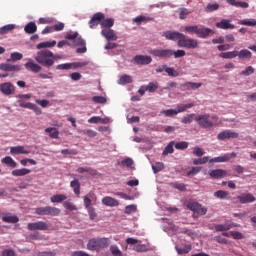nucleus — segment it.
Here are the masks:
<instances>
[{
  "label": "nucleus",
  "mask_w": 256,
  "mask_h": 256,
  "mask_svg": "<svg viewBox=\"0 0 256 256\" xmlns=\"http://www.w3.org/2000/svg\"><path fill=\"white\" fill-rule=\"evenodd\" d=\"M150 53L153 57H159V59H171V57L180 59V57H185V55H187L185 50L175 51L173 49H153Z\"/></svg>",
  "instance_id": "nucleus-1"
},
{
  "label": "nucleus",
  "mask_w": 256,
  "mask_h": 256,
  "mask_svg": "<svg viewBox=\"0 0 256 256\" xmlns=\"http://www.w3.org/2000/svg\"><path fill=\"white\" fill-rule=\"evenodd\" d=\"M52 57L53 52L44 49L37 52L35 56V61H37L39 65H42V67H46L47 69H49V67H53V65H55V61H53Z\"/></svg>",
  "instance_id": "nucleus-2"
},
{
  "label": "nucleus",
  "mask_w": 256,
  "mask_h": 256,
  "mask_svg": "<svg viewBox=\"0 0 256 256\" xmlns=\"http://www.w3.org/2000/svg\"><path fill=\"white\" fill-rule=\"evenodd\" d=\"M111 242L109 238H91L87 243L88 251H101V249H107Z\"/></svg>",
  "instance_id": "nucleus-3"
},
{
  "label": "nucleus",
  "mask_w": 256,
  "mask_h": 256,
  "mask_svg": "<svg viewBox=\"0 0 256 256\" xmlns=\"http://www.w3.org/2000/svg\"><path fill=\"white\" fill-rule=\"evenodd\" d=\"M178 47H185L186 49H197L198 43L197 40L187 38H182L181 40H178Z\"/></svg>",
  "instance_id": "nucleus-4"
},
{
  "label": "nucleus",
  "mask_w": 256,
  "mask_h": 256,
  "mask_svg": "<svg viewBox=\"0 0 256 256\" xmlns=\"http://www.w3.org/2000/svg\"><path fill=\"white\" fill-rule=\"evenodd\" d=\"M27 228L29 231H48L49 225H47V222L37 221L28 223Z\"/></svg>",
  "instance_id": "nucleus-5"
},
{
  "label": "nucleus",
  "mask_w": 256,
  "mask_h": 256,
  "mask_svg": "<svg viewBox=\"0 0 256 256\" xmlns=\"http://www.w3.org/2000/svg\"><path fill=\"white\" fill-rule=\"evenodd\" d=\"M187 207L193 213H197L198 215H207V208L203 207L198 202H189Z\"/></svg>",
  "instance_id": "nucleus-6"
},
{
  "label": "nucleus",
  "mask_w": 256,
  "mask_h": 256,
  "mask_svg": "<svg viewBox=\"0 0 256 256\" xmlns=\"http://www.w3.org/2000/svg\"><path fill=\"white\" fill-rule=\"evenodd\" d=\"M103 19H105V14L98 12L95 13L90 21L88 22V25L90 29H95V27H98L103 22Z\"/></svg>",
  "instance_id": "nucleus-7"
},
{
  "label": "nucleus",
  "mask_w": 256,
  "mask_h": 256,
  "mask_svg": "<svg viewBox=\"0 0 256 256\" xmlns=\"http://www.w3.org/2000/svg\"><path fill=\"white\" fill-rule=\"evenodd\" d=\"M209 117V114L200 115L195 118V121H197L200 127H203L204 129H209V127H213V122L209 120Z\"/></svg>",
  "instance_id": "nucleus-8"
},
{
  "label": "nucleus",
  "mask_w": 256,
  "mask_h": 256,
  "mask_svg": "<svg viewBox=\"0 0 256 256\" xmlns=\"http://www.w3.org/2000/svg\"><path fill=\"white\" fill-rule=\"evenodd\" d=\"M238 138H239V133L231 130L222 131L217 135L218 141H225V139H238Z\"/></svg>",
  "instance_id": "nucleus-9"
},
{
  "label": "nucleus",
  "mask_w": 256,
  "mask_h": 256,
  "mask_svg": "<svg viewBox=\"0 0 256 256\" xmlns=\"http://www.w3.org/2000/svg\"><path fill=\"white\" fill-rule=\"evenodd\" d=\"M163 37H166L169 41H181V39H185V34L177 31H166L163 33Z\"/></svg>",
  "instance_id": "nucleus-10"
},
{
  "label": "nucleus",
  "mask_w": 256,
  "mask_h": 256,
  "mask_svg": "<svg viewBox=\"0 0 256 256\" xmlns=\"http://www.w3.org/2000/svg\"><path fill=\"white\" fill-rule=\"evenodd\" d=\"M0 91L6 96L13 95L15 93V85L11 82H4L0 85Z\"/></svg>",
  "instance_id": "nucleus-11"
},
{
  "label": "nucleus",
  "mask_w": 256,
  "mask_h": 256,
  "mask_svg": "<svg viewBox=\"0 0 256 256\" xmlns=\"http://www.w3.org/2000/svg\"><path fill=\"white\" fill-rule=\"evenodd\" d=\"M83 65L85 64L81 62L65 63L57 65L56 69H58V71H68L69 69H79V67H83Z\"/></svg>",
  "instance_id": "nucleus-12"
},
{
  "label": "nucleus",
  "mask_w": 256,
  "mask_h": 256,
  "mask_svg": "<svg viewBox=\"0 0 256 256\" xmlns=\"http://www.w3.org/2000/svg\"><path fill=\"white\" fill-rule=\"evenodd\" d=\"M238 201L245 205L247 203H255L256 198L251 193H242L241 195L237 196Z\"/></svg>",
  "instance_id": "nucleus-13"
},
{
  "label": "nucleus",
  "mask_w": 256,
  "mask_h": 256,
  "mask_svg": "<svg viewBox=\"0 0 256 256\" xmlns=\"http://www.w3.org/2000/svg\"><path fill=\"white\" fill-rule=\"evenodd\" d=\"M102 37H105L107 41H117L118 37L117 34H115V30L111 28H106L101 30Z\"/></svg>",
  "instance_id": "nucleus-14"
},
{
  "label": "nucleus",
  "mask_w": 256,
  "mask_h": 256,
  "mask_svg": "<svg viewBox=\"0 0 256 256\" xmlns=\"http://www.w3.org/2000/svg\"><path fill=\"white\" fill-rule=\"evenodd\" d=\"M153 61L151 56H144V55H136L134 57V63L136 65H149Z\"/></svg>",
  "instance_id": "nucleus-15"
},
{
  "label": "nucleus",
  "mask_w": 256,
  "mask_h": 256,
  "mask_svg": "<svg viewBox=\"0 0 256 256\" xmlns=\"http://www.w3.org/2000/svg\"><path fill=\"white\" fill-rule=\"evenodd\" d=\"M11 155H29L31 150H26L25 146H13L10 148Z\"/></svg>",
  "instance_id": "nucleus-16"
},
{
  "label": "nucleus",
  "mask_w": 256,
  "mask_h": 256,
  "mask_svg": "<svg viewBox=\"0 0 256 256\" xmlns=\"http://www.w3.org/2000/svg\"><path fill=\"white\" fill-rule=\"evenodd\" d=\"M102 204L106 205V207H119V200L111 196H106L102 199Z\"/></svg>",
  "instance_id": "nucleus-17"
},
{
  "label": "nucleus",
  "mask_w": 256,
  "mask_h": 256,
  "mask_svg": "<svg viewBox=\"0 0 256 256\" xmlns=\"http://www.w3.org/2000/svg\"><path fill=\"white\" fill-rule=\"evenodd\" d=\"M217 29H235V26L231 24V20L228 19H222L220 22L216 23Z\"/></svg>",
  "instance_id": "nucleus-18"
},
{
  "label": "nucleus",
  "mask_w": 256,
  "mask_h": 256,
  "mask_svg": "<svg viewBox=\"0 0 256 256\" xmlns=\"http://www.w3.org/2000/svg\"><path fill=\"white\" fill-rule=\"evenodd\" d=\"M26 69L28 71H32V73H39L41 71V66L37 63H34L33 59H29L25 64Z\"/></svg>",
  "instance_id": "nucleus-19"
},
{
  "label": "nucleus",
  "mask_w": 256,
  "mask_h": 256,
  "mask_svg": "<svg viewBox=\"0 0 256 256\" xmlns=\"http://www.w3.org/2000/svg\"><path fill=\"white\" fill-rule=\"evenodd\" d=\"M209 175L212 177V179H221V177H226L227 171L223 169H215L211 170Z\"/></svg>",
  "instance_id": "nucleus-20"
},
{
  "label": "nucleus",
  "mask_w": 256,
  "mask_h": 256,
  "mask_svg": "<svg viewBox=\"0 0 256 256\" xmlns=\"http://www.w3.org/2000/svg\"><path fill=\"white\" fill-rule=\"evenodd\" d=\"M0 69L1 71H21V66L2 63Z\"/></svg>",
  "instance_id": "nucleus-21"
},
{
  "label": "nucleus",
  "mask_w": 256,
  "mask_h": 256,
  "mask_svg": "<svg viewBox=\"0 0 256 256\" xmlns=\"http://www.w3.org/2000/svg\"><path fill=\"white\" fill-rule=\"evenodd\" d=\"M70 187L73 189L75 195H81V182L78 179H74L70 182Z\"/></svg>",
  "instance_id": "nucleus-22"
},
{
  "label": "nucleus",
  "mask_w": 256,
  "mask_h": 256,
  "mask_svg": "<svg viewBox=\"0 0 256 256\" xmlns=\"http://www.w3.org/2000/svg\"><path fill=\"white\" fill-rule=\"evenodd\" d=\"M210 28H197L196 35L197 37H200V39H205L206 37H209V34L211 33Z\"/></svg>",
  "instance_id": "nucleus-23"
},
{
  "label": "nucleus",
  "mask_w": 256,
  "mask_h": 256,
  "mask_svg": "<svg viewBox=\"0 0 256 256\" xmlns=\"http://www.w3.org/2000/svg\"><path fill=\"white\" fill-rule=\"evenodd\" d=\"M24 31L28 35H33V33H37V24H35V22H29L25 25Z\"/></svg>",
  "instance_id": "nucleus-24"
},
{
  "label": "nucleus",
  "mask_w": 256,
  "mask_h": 256,
  "mask_svg": "<svg viewBox=\"0 0 256 256\" xmlns=\"http://www.w3.org/2000/svg\"><path fill=\"white\" fill-rule=\"evenodd\" d=\"M29 173H31V169L27 168H21L12 171L13 177H25V175H29Z\"/></svg>",
  "instance_id": "nucleus-25"
},
{
  "label": "nucleus",
  "mask_w": 256,
  "mask_h": 256,
  "mask_svg": "<svg viewBox=\"0 0 256 256\" xmlns=\"http://www.w3.org/2000/svg\"><path fill=\"white\" fill-rule=\"evenodd\" d=\"M228 5H232V7H240L241 9H248L249 3L247 2H239L237 0H226Z\"/></svg>",
  "instance_id": "nucleus-26"
},
{
  "label": "nucleus",
  "mask_w": 256,
  "mask_h": 256,
  "mask_svg": "<svg viewBox=\"0 0 256 256\" xmlns=\"http://www.w3.org/2000/svg\"><path fill=\"white\" fill-rule=\"evenodd\" d=\"M201 83H197V82H186L184 84H182V87H184V89H186V91H191V89L193 91H195V89H199L201 87Z\"/></svg>",
  "instance_id": "nucleus-27"
},
{
  "label": "nucleus",
  "mask_w": 256,
  "mask_h": 256,
  "mask_svg": "<svg viewBox=\"0 0 256 256\" xmlns=\"http://www.w3.org/2000/svg\"><path fill=\"white\" fill-rule=\"evenodd\" d=\"M173 147H175V141H170L162 152L163 157H167V155L174 153L175 149Z\"/></svg>",
  "instance_id": "nucleus-28"
},
{
  "label": "nucleus",
  "mask_w": 256,
  "mask_h": 256,
  "mask_svg": "<svg viewBox=\"0 0 256 256\" xmlns=\"http://www.w3.org/2000/svg\"><path fill=\"white\" fill-rule=\"evenodd\" d=\"M100 25L102 29H111V27L115 25V19L113 18L103 19Z\"/></svg>",
  "instance_id": "nucleus-29"
},
{
  "label": "nucleus",
  "mask_w": 256,
  "mask_h": 256,
  "mask_svg": "<svg viewBox=\"0 0 256 256\" xmlns=\"http://www.w3.org/2000/svg\"><path fill=\"white\" fill-rule=\"evenodd\" d=\"M60 214L61 209L57 207L46 206V215H50L51 217H57Z\"/></svg>",
  "instance_id": "nucleus-30"
},
{
  "label": "nucleus",
  "mask_w": 256,
  "mask_h": 256,
  "mask_svg": "<svg viewBox=\"0 0 256 256\" xmlns=\"http://www.w3.org/2000/svg\"><path fill=\"white\" fill-rule=\"evenodd\" d=\"M238 59H251L253 57V53L247 49H242L237 51Z\"/></svg>",
  "instance_id": "nucleus-31"
},
{
  "label": "nucleus",
  "mask_w": 256,
  "mask_h": 256,
  "mask_svg": "<svg viewBox=\"0 0 256 256\" xmlns=\"http://www.w3.org/2000/svg\"><path fill=\"white\" fill-rule=\"evenodd\" d=\"M57 45V41L53 40L51 42H42L36 45L37 49H51V47H55Z\"/></svg>",
  "instance_id": "nucleus-32"
},
{
  "label": "nucleus",
  "mask_w": 256,
  "mask_h": 256,
  "mask_svg": "<svg viewBox=\"0 0 256 256\" xmlns=\"http://www.w3.org/2000/svg\"><path fill=\"white\" fill-rule=\"evenodd\" d=\"M215 231H217L218 233H223L225 231H229V229H233V225L232 224H217L215 225Z\"/></svg>",
  "instance_id": "nucleus-33"
},
{
  "label": "nucleus",
  "mask_w": 256,
  "mask_h": 256,
  "mask_svg": "<svg viewBox=\"0 0 256 256\" xmlns=\"http://www.w3.org/2000/svg\"><path fill=\"white\" fill-rule=\"evenodd\" d=\"M214 197H216V199H231L229 192L225 190H218L214 192Z\"/></svg>",
  "instance_id": "nucleus-34"
},
{
  "label": "nucleus",
  "mask_w": 256,
  "mask_h": 256,
  "mask_svg": "<svg viewBox=\"0 0 256 256\" xmlns=\"http://www.w3.org/2000/svg\"><path fill=\"white\" fill-rule=\"evenodd\" d=\"M2 163L8 165V167H11V169H15V167H17V162H15L11 156L4 157L2 159Z\"/></svg>",
  "instance_id": "nucleus-35"
},
{
  "label": "nucleus",
  "mask_w": 256,
  "mask_h": 256,
  "mask_svg": "<svg viewBox=\"0 0 256 256\" xmlns=\"http://www.w3.org/2000/svg\"><path fill=\"white\" fill-rule=\"evenodd\" d=\"M133 83V78L127 74L122 75L118 80V85H127Z\"/></svg>",
  "instance_id": "nucleus-36"
},
{
  "label": "nucleus",
  "mask_w": 256,
  "mask_h": 256,
  "mask_svg": "<svg viewBox=\"0 0 256 256\" xmlns=\"http://www.w3.org/2000/svg\"><path fill=\"white\" fill-rule=\"evenodd\" d=\"M65 200H67V196L64 194H56L50 198L51 203H63Z\"/></svg>",
  "instance_id": "nucleus-37"
},
{
  "label": "nucleus",
  "mask_w": 256,
  "mask_h": 256,
  "mask_svg": "<svg viewBox=\"0 0 256 256\" xmlns=\"http://www.w3.org/2000/svg\"><path fill=\"white\" fill-rule=\"evenodd\" d=\"M219 57L222 59H235V57H238L237 51H230V52H222L219 54Z\"/></svg>",
  "instance_id": "nucleus-38"
},
{
  "label": "nucleus",
  "mask_w": 256,
  "mask_h": 256,
  "mask_svg": "<svg viewBox=\"0 0 256 256\" xmlns=\"http://www.w3.org/2000/svg\"><path fill=\"white\" fill-rule=\"evenodd\" d=\"M149 21H153V18L140 15L133 19V22L138 25H141V23H149Z\"/></svg>",
  "instance_id": "nucleus-39"
},
{
  "label": "nucleus",
  "mask_w": 256,
  "mask_h": 256,
  "mask_svg": "<svg viewBox=\"0 0 256 256\" xmlns=\"http://www.w3.org/2000/svg\"><path fill=\"white\" fill-rule=\"evenodd\" d=\"M45 133H48L51 139H59V130L57 128H46Z\"/></svg>",
  "instance_id": "nucleus-40"
},
{
  "label": "nucleus",
  "mask_w": 256,
  "mask_h": 256,
  "mask_svg": "<svg viewBox=\"0 0 256 256\" xmlns=\"http://www.w3.org/2000/svg\"><path fill=\"white\" fill-rule=\"evenodd\" d=\"M178 13H179V19L181 20L187 19V17L191 15V11L187 8H179Z\"/></svg>",
  "instance_id": "nucleus-41"
},
{
  "label": "nucleus",
  "mask_w": 256,
  "mask_h": 256,
  "mask_svg": "<svg viewBox=\"0 0 256 256\" xmlns=\"http://www.w3.org/2000/svg\"><path fill=\"white\" fill-rule=\"evenodd\" d=\"M193 107V103L188 104H180L177 106L176 113L179 115V113H184V111H187V109H191Z\"/></svg>",
  "instance_id": "nucleus-42"
},
{
  "label": "nucleus",
  "mask_w": 256,
  "mask_h": 256,
  "mask_svg": "<svg viewBox=\"0 0 256 256\" xmlns=\"http://www.w3.org/2000/svg\"><path fill=\"white\" fill-rule=\"evenodd\" d=\"M15 29L14 24H8L0 28V35H7V33H10V31H13Z\"/></svg>",
  "instance_id": "nucleus-43"
},
{
  "label": "nucleus",
  "mask_w": 256,
  "mask_h": 256,
  "mask_svg": "<svg viewBox=\"0 0 256 256\" xmlns=\"http://www.w3.org/2000/svg\"><path fill=\"white\" fill-rule=\"evenodd\" d=\"M174 147L178 151H185L189 147V142L181 141V142H174Z\"/></svg>",
  "instance_id": "nucleus-44"
},
{
  "label": "nucleus",
  "mask_w": 256,
  "mask_h": 256,
  "mask_svg": "<svg viewBox=\"0 0 256 256\" xmlns=\"http://www.w3.org/2000/svg\"><path fill=\"white\" fill-rule=\"evenodd\" d=\"M229 161V157L227 156H218L209 160V163H227Z\"/></svg>",
  "instance_id": "nucleus-45"
},
{
  "label": "nucleus",
  "mask_w": 256,
  "mask_h": 256,
  "mask_svg": "<svg viewBox=\"0 0 256 256\" xmlns=\"http://www.w3.org/2000/svg\"><path fill=\"white\" fill-rule=\"evenodd\" d=\"M239 24L245 25L246 27H256V19H243Z\"/></svg>",
  "instance_id": "nucleus-46"
},
{
  "label": "nucleus",
  "mask_w": 256,
  "mask_h": 256,
  "mask_svg": "<svg viewBox=\"0 0 256 256\" xmlns=\"http://www.w3.org/2000/svg\"><path fill=\"white\" fill-rule=\"evenodd\" d=\"M4 223H19V217L17 216H4L2 217Z\"/></svg>",
  "instance_id": "nucleus-47"
},
{
  "label": "nucleus",
  "mask_w": 256,
  "mask_h": 256,
  "mask_svg": "<svg viewBox=\"0 0 256 256\" xmlns=\"http://www.w3.org/2000/svg\"><path fill=\"white\" fill-rule=\"evenodd\" d=\"M192 247L190 244H186L185 246H183V248H176V251L178 253V255H185L186 253H189V251H191Z\"/></svg>",
  "instance_id": "nucleus-48"
},
{
  "label": "nucleus",
  "mask_w": 256,
  "mask_h": 256,
  "mask_svg": "<svg viewBox=\"0 0 256 256\" xmlns=\"http://www.w3.org/2000/svg\"><path fill=\"white\" fill-rule=\"evenodd\" d=\"M195 119V114H187L181 119V123L184 125H187L189 123H193V120Z\"/></svg>",
  "instance_id": "nucleus-49"
},
{
  "label": "nucleus",
  "mask_w": 256,
  "mask_h": 256,
  "mask_svg": "<svg viewBox=\"0 0 256 256\" xmlns=\"http://www.w3.org/2000/svg\"><path fill=\"white\" fill-rule=\"evenodd\" d=\"M63 207H64V209H67L68 211H77V206H75V204H73L72 202H69V201H64Z\"/></svg>",
  "instance_id": "nucleus-50"
},
{
  "label": "nucleus",
  "mask_w": 256,
  "mask_h": 256,
  "mask_svg": "<svg viewBox=\"0 0 256 256\" xmlns=\"http://www.w3.org/2000/svg\"><path fill=\"white\" fill-rule=\"evenodd\" d=\"M110 251H111L112 255H114V256H123V252H121V250L119 249V247L117 245H111Z\"/></svg>",
  "instance_id": "nucleus-51"
},
{
  "label": "nucleus",
  "mask_w": 256,
  "mask_h": 256,
  "mask_svg": "<svg viewBox=\"0 0 256 256\" xmlns=\"http://www.w3.org/2000/svg\"><path fill=\"white\" fill-rule=\"evenodd\" d=\"M165 169V164L162 162H157L155 165L152 166V170L154 173H159L160 171H163Z\"/></svg>",
  "instance_id": "nucleus-52"
},
{
  "label": "nucleus",
  "mask_w": 256,
  "mask_h": 256,
  "mask_svg": "<svg viewBox=\"0 0 256 256\" xmlns=\"http://www.w3.org/2000/svg\"><path fill=\"white\" fill-rule=\"evenodd\" d=\"M161 115H165V117H174V115H177L176 109H168V110H162Z\"/></svg>",
  "instance_id": "nucleus-53"
},
{
  "label": "nucleus",
  "mask_w": 256,
  "mask_h": 256,
  "mask_svg": "<svg viewBox=\"0 0 256 256\" xmlns=\"http://www.w3.org/2000/svg\"><path fill=\"white\" fill-rule=\"evenodd\" d=\"M165 72L169 75V77H179V72H177V70H175V68L166 66Z\"/></svg>",
  "instance_id": "nucleus-54"
},
{
  "label": "nucleus",
  "mask_w": 256,
  "mask_h": 256,
  "mask_svg": "<svg viewBox=\"0 0 256 256\" xmlns=\"http://www.w3.org/2000/svg\"><path fill=\"white\" fill-rule=\"evenodd\" d=\"M92 101L94 103H100V105H105V103H107V98L103 96H94L92 97Z\"/></svg>",
  "instance_id": "nucleus-55"
},
{
  "label": "nucleus",
  "mask_w": 256,
  "mask_h": 256,
  "mask_svg": "<svg viewBox=\"0 0 256 256\" xmlns=\"http://www.w3.org/2000/svg\"><path fill=\"white\" fill-rule=\"evenodd\" d=\"M157 89H159V85L157 83L150 82L146 86V90L149 91L150 93H155V91H157Z\"/></svg>",
  "instance_id": "nucleus-56"
},
{
  "label": "nucleus",
  "mask_w": 256,
  "mask_h": 256,
  "mask_svg": "<svg viewBox=\"0 0 256 256\" xmlns=\"http://www.w3.org/2000/svg\"><path fill=\"white\" fill-rule=\"evenodd\" d=\"M208 161L209 157L205 156L203 158L193 160V165H205V163H208Z\"/></svg>",
  "instance_id": "nucleus-57"
},
{
  "label": "nucleus",
  "mask_w": 256,
  "mask_h": 256,
  "mask_svg": "<svg viewBox=\"0 0 256 256\" xmlns=\"http://www.w3.org/2000/svg\"><path fill=\"white\" fill-rule=\"evenodd\" d=\"M35 103L37 104V105H39L40 107H42V109H45V108H47V107H49V100H47V99H37L36 101H35Z\"/></svg>",
  "instance_id": "nucleus-58"
},
{
  "label": "nucleus",
  "mask_w": 256,
  "mask_h": 256,
  "mask_svg": "<svg viewBox=\"0 0 256 256\" xmlns=\"http://www.w3.org/2000/svg\"><path fill=\"white\" fill-rule=\"evenodd\" d=\"M197 29H198V26H186L184 28V31L186 33H189L190 35H197Z\"/></svg>",
  "instance_id": "nucleus-59"
},
{
  "label": "nucleus",
  "mask_w": 256,
  "mask_h": 256,
  "mask_svg": "<svg viewBox=\"0 0 256 256\" xmlns=\"http://www.w3.org/2000/svg\"><path fill=\"white\" fill-rule=\"evenodd\" d=\"M90 197H93V194L89 193L88 195H86L84 197V206L87 208V209H91V198Z\"/></svg>",
  "instance_id": "nucleus-60"
},
{
  "label": "nucleus",
  "mask_w": 256,
  "mask_h": 256,
  "mask_svg": "<svg viewBox=\"0 0 256 256\" xmlns=\"http://www.w3.org/2000/svg\"><path fill=\"white\" fill-rule=\"evenodd\" d=\"M133 164H134V162H133V159H131V158H126L121 161V165L123 167H129L130 169L133 167Z\"/></svg>",
  "instance_id": "nucleus-61"
},
{
  "label": "nucleus",
  "mask_w": 256,
  "mask_h": 256,
  "mask_svg": "<svg viewBox=\"0 0 256 256\" xmlns=\"http://www.w3.org/2000/svg\"><path fill=\"white\" fill-rule=\"evenodd\" d=\"M62 155H78L79 151L77 149H62Z\"/></svg>",
  "instance_id": "nucleus-62"
},
{
  "label": "nucleus",
  "mask_w": 256,
  "mask_h": 256,
  "mask_svg": "<svg viewBox=\"0 0 256 256\" xmlns=\"http://www.w3.org/2000/svg\"><path fill=\"white\" fill-rule=\"evenodd\" d=\"M197 173H201V167H192L188 172H187V177H191L193 175H197Z\"/></svg>",
  "instance_id": "nucleus-63"
},
{
  "label": "nucleus",
  "mask_w": 256,
  "mask_h": 256,
  "mask_svg": "<svg viewBox=\"0 0 256 256\" xmlns=\"http://www.w3.org/2000/svg\"><path fill=\"white\" fill-rule=\"evenodd\" d=\"M1 256H15V251L6 249L2 252Z\"/></svg>",
  "instance_id": "nucleus-64"
}]
</instances>
